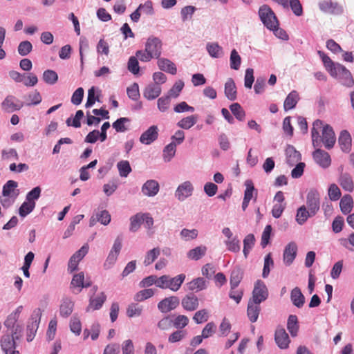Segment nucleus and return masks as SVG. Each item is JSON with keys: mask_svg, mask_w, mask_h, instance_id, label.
<instances>
[{"mask_svg": "<svg viewBox=\"0 0 354 354\" xmlns=\"http://www.w3.org/2000/svg\"><path fill=\"white\" fill-rule=\"evenodd\" d=\"M322 126V121L319 120H316L313 122L311 129L313 145L314 147H321V142H322L326 149H330L333 147L335 143V132L330 125L326 124L323 127L322 138L319 139L318 129H321Z\"/></svg>", "mask_w": 354, "mask_h": 354, "instance_id": "1", "label": "nucleus"}, {"mask_svg": "<svg viewBox=\"0 0 354 354\" xmlns=\"http://www.w3.org/2000/svg\"><path fill=\"white\" fill-rule=\"evenodd\" d=\"M330 75L338 77L342 85L351 88L354 85V80L351 72L342 64L336 63L335 68L331 69Z\"/></svg>", "mask_w": 354, "mask_h": 354, "instance_id": "2", "label": "nucleus"}, {"mask_svg": "<svg viewBox=\"0 0 354 354\" xmlns=\"http://www.w3.org/2000/svg\"><path fill=\"white\" fill-rule=\"evenodd\" d=\"M259 15L261 21L267 28L273 29L279 26L275 14L268 6L263 5L261 6Z\"/></svg>", "mask_w": 354, "mask_h": 354, "instance_id": "3", "label": "nucleus"}, {"mask_svg": "<svg viewBox=\"0 0 354 354\" xmlns=\"http://www.w3.org/2000/svg\"><path fill=\"white\" fill-rule=\"evenodd\" d=\"M306 208L311 215H315L319 210L320 196L317 190L310 189L306 196Z\"/></svg>", "mask_w": 354, "mask_h": 354, "instance_id": "4", "label": "nucleus"}, {"mask_svg": "<svg viewBox=\"0 0 354 354\" xmlns=\"http://www.w3.org/2000/svg\"><path fill=\"white\" fill-rule=\"evenodd\" d=\"M268 297V290L265 283L261 280L257 281L252 291V297L250 301L261 304Z\"/></svg>", "mask_w": 354, "mask_h": 354, "instance_id": "5", "label": "nucleus"}, {"mask_svg": "<svg viewBox=\"0 0 354 354\" xmlns=\"http://www.w3.org/2000/svg\"><path fill=\"white\" fill-rule=\"evenodd\" d=\"M41 316V312L39 308L36 309L34 310L32 315H31L30 321L31 322L29 323L27 326V341L31 342L37 333V330L39 327V324L40 323Z\"/></svg>", "mask_w": 354, "mask_h": 354, "instance_id": "6", "label": "nucleus"}, {"mask_svg": "<svg viewBox=\"0 0 354 354\" xmlns=\"http://www.w3.org/2000/svg\"><path fill=\"white\" fill-rule=\"evenodd\" d=\"M319 8L324 13L339 15L343 13L344 9L341 5L331 0H322L318 3Z\"/></svg>", "mask_w": 354, "mask_h": 354, "instance_id": "7", "label": "nucleus"}, {"mask_svg": "<svg viewBox=\"0 0 354 354\" xmlns=\"http://www.w3.org/2000/svg\"><path fill=\"white\" fill-rule=\"evenodd\" d=\"M194 192V185L189 181L186 180L180 183L176 188L174 196L179 201H184L187 198L190 197Z\"/></svg>", "mask_w": 354, "mask_h": 354, "instance_id": "8", "label": "nucleus"}, {"mask_svg": "<svg viewBox=\"0 0 354 354\" xmlns=\"http://www.w3.org/2000/svg\"><path fill=\"white\" fill-rule=\"evenodd\" d=\"M162 41L156 37H150L145 44V50L149 53L154 58L158 59L161 55Z\"/></svg>", "mask_w": 354, "mask_h": 354, "instance_id": "9", "label": "nucleus"}, {"mask_svg": "<svg viewBox=\"0 0 354 354\" xmlns=\"http://www.w3.org/2000/svg\"><path fill=\"white\" fill-rule=\"evenodd\" d=\"M88 245L84 244L79 250H77L73 256L70 258L68 264V271L73 272L77 270V266L79 262L85 257L88 252Z\"/></svg>", "mask_w": 354, "mask_h": 354, "instance_id": "10", "label": "nucleus"}, {"mask_svg": "<svg viewBox=\"0 0 354 354\" xmlns=\"http://www.w3.org/2000/svg\"><path fill=\"white\" fill-rule=\"evenodd\" d=\"M180 304L179 299L176 296L166 297L158 304V308L163 313L174 310Z\"/></svg>", "mask_w": 354, "mask_h": 354, "instance_id": "11", "label": "nucleus"}, {"mask_svg": "<svg viewBox=\"0 0 354 354\" xmlns=\"http://www.w3.org/2000/svg\"><path fill=\"white\" fill-rule=\"evenodd\" d=\"M158 137V128L156 125H152L141 134L139 140L142 144L149 145L156 140Z\"/></svg>", "mask_w": 354, "mask_h": 354, "instance_id": "12", "label": "nucleus"}, {"mask_svg": "<svg viewBox=\"0 0 354 354\" xmlns=\"http://www.w3.org/2000/svg\"><path fill=\"white\" fill-rule=\"evenodd\" d=\"M1 346L5 354H19V351H15L16 339L10 335L2 336Z\"/></svg>", "mask_w": 354, "mask_h": 354, "instance_id": "13", "label": "nucleus"}, {"mask_svg": "<svg viewBox=\"0 0 354 354\" xmlns=\"http://www.w3.org/2000/svg\"><path fill=\"white\" fill-rule=\"evenodd\" d=\"M315 162L322 168H327L330 165L331 160L330 155L325 151L320 149H316L313 153Z\"/></svg>", "mask_w": 354, "mask_h": 354, "instance_id": "14", "label": "nucleus"}, {"mask_svg": "<svg viewBox=\"0 0 354 354\" xmlns=\"http://www.w3.org/2000/svg\"><path fill=\"white\" fill-rule=\"evenodd\" d=\"M297 252V244L292 241L290 242L286 247L283 251V261L286 265L290 266L294 261Z\"/></svg>", "mask_w": 354, "mask_h": 354, "instance_id": "15", "label": "nucleus"}, {"mask_svg": "<svg viewBox=\"0 0 354 354\" xmlns=\"http://www.w3.org/2000/svg\"><path fill=\"white\" fill-rule=\"evenodd\" d=\"M160 186L158 181L155 180H147L142 187V192L145 196L149 197L155 196L159 192Z\"/></svg>", "mask_w": 354, "mask_h": 354, "instance_id": "16", "label": "nucleus"}, {"mask_svg": "<svg viewBox=\"0 0 354 354\" xmlns=\"http://www.w3.org/2000/svg\"><path fill=\"white\" fill-rule=\"evenodd\" d=\"M274 340L277 345L281 349L288 348L290 343L289 336L283 328H277L274 334Z\"/></svg>", "mask_w": 354, "mask_h": 354, "instance_id": "17", "label": "nucleus"}, {"mask_svg": "<svg viewBox=\"0 0 354 354\" xmlns=\"http://www.w3.org/2000/svg\"><path fill=\"white\" fill-rule=\"evenodd\" d=\"M183 308L187 311H194L198 308V297L194 294L186 295L181 301Z\"/></svg>", "mask_w": 354, "mask_h": 354, "instance_id": "18", "label": "nucleus"}, {"mask_svg": "<svg viewBox=\"0 0 354 354\" xmlns=\"http://www.w3.org/2000/svg\"><path fill=\"white\" fill-rule=\"evenodd\" d=\"M1 106L5 111L11 112L15 110L21 109L24 104L22 102H19L15 96L8 95L3 101Z\"/></svg>", "mask_w": 354, "mask_h": 354, "instance_id": "19", "label": "nucleus"}, {"mask_svg": "<svg viewBox=\"0 0 354 354\" xmlns=\"http://www.w3.org/2000/svg\"><path fill=\"white\" fill-rule=\"evenodd\" d=\"M167 288L174 292H176L180 289L186 278L185 274H180L174 277H171L169 275H167Z\"/></svg>", "mask_w": 354, "mask_h": 354, "instance_id": "20", "label": "nucleus"}, {"mask_svg": "<svg viewBox=\"0 0 354 354\" xmlns=\"http://www.w3.org/2000/svg\"><path fill=\"white\" fill-rule=\"evenodd\" d=\"M286 162L290 166H293L301 158V153L292 145H288L286 149Z\"/></svg>", "mask_w": 354, "mask_h": 354, "instance_id": "21", "label": "nucleus"}, {"mask_svg": "<svg viewBox=\"0 0 354 354\" xmlns=\"http://www.w3.org/2000/svg\"><path fill=\"white\" fill-rule=\"evenodd\" d=\"M187 289L190 291L199 292L207 287V281L203 277H197L186 283Z\"/></svg>", "mask_w": 354, "mask_h": 354, "instance_id": "22", "label": "nucleus"}, {"mask_svg": "<svg viewBox=\"0 0 354 354\" xmlns=\"http://www.w3.org/2000/svg\"><path fill=\"white\" fill-rule=\"evenodd\" d=\"M161 91V87L158 84H149L145 87L143 95L147 100H154L160 95Z\"/></svg>", "mask_w": 354, "mask_h": 354, "instance_id": "23", "label": "nucleus"}, {"mask_svg": "<svg viewBox=\"0 0 354 354\" xmlns=\"http://www.w3.org/2000/svg\"><path fill=\"white\" fill-rule=\"evenodd\" d=\"M106 299V296L104 292H100L95 297H91L89 299V304L86 308V311L91 310H95L100 309Z\"/></svg>", "mask_w": 354, "mask_h": 354, "instance_id": "24", "label": "nucleus"}, {"mask_svg": "<svg viewBox=\"0 0 354 354\" xmlns=\"http://www.w3.org/2000/svg\"><path fill=\"white\" fill-rule=\"evenodd\" d=\"M351 136L348 131L342 130L340 133L338 142L343 151H349L351 147Z\"/></svg>", "mask_w": 354, "mask_h": 354, "instance_id": "25", "label": "nucleus"}, {"mask_svg": "<svg viewBox=\"0 0 354 354\" xmlns=\"http://www.w3.org/2000/svg\"><path fill=\"white\" fill-rule=\"evenodd\" d=\"M84 280V274L83 272L73 275L71 282V288L73 290V293L78 294L82 291Z\"/></svg>", "mask_w": 354, "mask_h": 354, "instance_id": "26", "label": "nucleus"}, {"mask_svg": "<svg viewBox=\"0 0 354 354\" xmlns=\"http://www.w3.org/2000/svg\"><path fill=\"white\" fill-rule=\"evenodd\" d=\"M338 183L343 189L351 192L354 189V183L353 178L348 173L341 174L339 176Z\"/></svg>", "mask_w": 354, "mask_h": 354, "instance_id": "27", "label": "nucleus"}, {"mask_svg": "<svg viewBox=\"0 0 354 354\" xmlns=\"http://www.w3.org/2000/svg\"><path fill=\"white\" fill-rule=\"evenodd\" d=\"M158 66L161 71L175 75L177 72L175 64L169 59L166 58H158Z\"/></svg>", "mask_w": 354, "mask_h": 354, "instance_id": "28", "label": "nucleus"}, {"mask_svg": "<svg viewBox=\"0 0 354 354\" xmlns=\"http://www.w3.org/2000/svg\"><path fill=\"white\" fill-rule=\"evenodd\" d=\"M74 303L70 298H64L59 307L60 315L63 317H68L71 315Z\"/></svg>", "mask_w": 354, "mask_h": 354, "instance_id": "29", "label": "nucleus"}, {"mask_svg": "<svg viewBox=\"0 0 354 354\" xmlns=\"http://www.w3.org/2000/svg\"><path fill=\"white\" fill-rule=\"evenodd\" d=\"M290 299L292 304L297 308H301L305 303V297L298 287H295L292 290Z\"/></svg>", "mask_w": 354, "mask_h": 354, "instance_id": "30", "label": "nucleus"}, {"mask_svg": "<svg viewBox=\"0 0 354 354\" xmlns=\"http://www.w3.org/2000/svg\"><path fill=\"white\" fill-rule=\"evenodd\" d=\"M260 304H256L254 301H249L248 304L247 314L249 319L251 322H255L257 321L259 312H260Z\"/></svg>", "mask_w": 354, "mask_h": 354, "instance_id": "31", "label": "nucleus"}, {"mask_svg": "<svg viewBox=\"0 0 354 354\" xmlns=\"http://www.w3.org/2000/svg\"><path fill=\"white\" fill-rule=\"evenodd\" d=\"M207 252V247L200 245L188 251L187 257L191 260L197 261L204 257Z\"/></svg>", "mask_w": 354, "mask_h": 354, "instance_id": "32", "label": "nucleus"}, {"mask_svg": "<svg viewBox=\"0 0 354 354\" xmlns=\"http://www.w3.org/2000/svg\"><path fill=\"white\" fill-rule=\"evenodd\" d=\"M243 277V271L239 267L234 268L230 274V286L237 288Z\"/></svg>", "mask_w": 354, "mask_h": 354, "instance_id": "33", "label": "nucleus"}, {"mask_svg": "<svg viewBox=\"0 0 354 354\" xmlns=\"http://www.w3.org/2000/svg\"><path fill=\"white\" fill-rule=\"evenodd\" d=\"M225 95L230 100H235L236 98V89L234 80L229 78L225 84Z\"/></svg>", "mask_w": 354, "mask_h": 354, "instance_id": "34", "label": "nucleus"}, {"mask_svg": "<svg viewBox=\"0 0 354 354\" xmlns=\"http://www.w3.org/2000/svg\"><path fill=\"white\" fill-rule=\"evenodd\" d=\"M299 97V94L296 91H291L286 97L284 103L283 108L286 111L290 110L295 107L298 102Z\"/></svg>", "mask_w": 354, "mask_h": 354, "instance_id": "35", "label": "nucleus"}, {"mask_svg": "<svg viewBox=\"0 0 354 354\" xmlns=\"http://www.w3.org/2000/svg\"><path fill=\"white\" fill-rule=\"evenodd\" d=\"M176 151V143L171 141L169 144L166 145L162 151V158L165 162H169L174 157Z\"/></svg>", "mask_w": 354, "mask_h": 354, "instance_id": "36", "label": "nucleus"}, {"mask_svg": "<svg viewBox=\"0 0 354 354\" xmlns=\"http://www.w3.org/2000/svg\"><path fill=\"white\" fill-rule=\"evenodd\" d=\"M206 49L209 55L214 58L221 57L223 55L222 47L216 42L207 43L206 45Z\"/></svg>", "mask_w": 354, "mask_h": 354, "instance_id": "37", "label": "nucleus"}, {"mask_svg": "<svg viewBox=\"0 0 354 354\" xmlns=\"http://www.w3.org/2000/svg\"><path fill=\"white\" fill-rule=\"evenodd\" d=\"M310 212L307 209L306 205H302L298 208L296 215V221L299 225H303L306 223L309 217H312Z\"/></svg>", "mask_w": 354, "mask_h": 354, "instance_id": "38", "label": "nucleus"}, {"mask_svg": "<svg viewBox=\"0 0 354 354\" xmlns=\"http://www.w3.org/2000/svg\"><path fill=\"white\" fill-rule=\"evenodd\" d=\"M353 203L351 196L348 194L344 196L339 203L342 212L344 214L350 213L353 208Z\"/></svg>", "mask_w": 354, "mask_h": 354, "instance_id": "39", "label": "nucleus"}, {"mask_svg": "<svg viewBox=\"0 0 354 354\" xmlns=\"http://www.w3.org/2000/svg\"><path fill=\"white\" fill-rule=\"evenodd\" d=\"M198 116L196 115H192L185 118H183L178 122L177 126L183 129H189L192 127L197 122Z\"/></svg>", "mask_w": 354, "mask_h": 354, "instance_id": "40", "label": "nucleus"}, {"mask_svg": "<svg viewBox=\"0 0 354 354\" xmlns=\"http://www.w3.org/2000/svg\"><path fill=\"white\" fill-rule=\"evenodd\" d=\"M160 254V249L159 248H154L147 251L143 261V264L145 266L151 265L153 262L156 261V259L159 257Z\"/></svg>", "mask_w": 354, "mask_h": 354, "instance_id": "41", "label": "nucleus"}, {"mask_svg": "<svg viewBox=\"0 0 354 354\" xmlns=\"http://www.w3.org/2000/svg\"><path fill=\"white\" fill-rule=\"evenodd\" d=\"M254 243L255 237L253 234H249L244 238L243 252L245 258L248 257V255L254 245Z\"/></svg>", "mask_w": 354, "mask_h": 354, "instance_id": "42", "label": "nucleus"}, {"mask_svg": "<svg viewBox=\"0 0 354 354\" xmlns=\"http://www.w3.org/2000/svg\"><path fill=\"white\" fill-rule=\"evenodd\" d=\"M18 184L17 182L10 180L3 185L2 190L3 197L12 196L14 197L15 189L17 188Z\"/></svg>", "mask_w": 354, "mask_h": 354, "instance_id": "43", "label": "nucleus"}, {"mask_svg": "<svg viewBox=\"0 0 354 354\" xmlns=\"http://www.w3.org/2000/svg\"><path fill=\"white\" fill-rule=\"evenodd\" d=\"M287 328L292 336L295 337L297 335L299 326L296 315H291L289 316L287 322Z\"/></svg>", "mask_w": 354, "mask_h": 354, "instance_id": "44", "label": "nucleus"}, {"mask_svg": "<svg viewBox=\"0 0 354 354\" xmlns=\"http://www.w3.org/2000/svg\"><path fill=\"white\" fill-rule=\"evenodd\" d=\"M142 306H140L136 303H131L128 306L127 309V315L129 317H139L142 315Z\"/></svg>", "mask_w": 354, "mask_h": 354, "instance_id": "45", "label": "nucleus"}, {"mask_svg": "<svg viewBox=\"0 0 354 354\" xmlns=\"http://www.w3.org/2000/svg\"><path fill=\"white\" fill-rule=\"evenodd\" d=\"M245 185L246 187V189L244 192V199H247L250 201V200L254 196V193H255V198L254 201L256 200L257 195V191L255 189L254 184L251 180H247L245 182Z\"/></svg>", "mask_w": 354, "mask_h": 354, "instance_id": "46", "label": "nucleus"}, {"mask_svg": "<svg viewBox=\"0 0 354 354\" xmlns=\"http://www.w3.org/2000/svg\"><path fill=\"white\" fill-rule=\"evenodd\" d=\"M230 109L234 117L239 121H243L245 117V112L239 103H233L230 106Z\"/></svg>", "mask_w": 354, "mask_h": 354, "instance_id": "47", "label": "nucleus"}, {"mask_svg": "<svg viewBox=\"0 0 354 354\" xmlns=\"http://www.w3.org/2000/svg\"><path fill=\"white\" fill-rule=\"evenodd\" d=\"M130 227L129 230L131 232H136L140 227L141 224L143 223V216L142 214H137L130 218Z\"/></svg>", "mask_w": 354, "mask_h": 354, "instance_id": "48", "label": "nucleus"}, {"mask_svg": "<svg viewBox=\"0 0 354 354\" xmlns=\"http://www.w3.org/2000/svg\"><path fill=\"white\" fill-rule=\"evenodd\" d=\"M227 249L232 252H239L241 250L240 241L236 236L225 241Z\"/></svg>", "mask_w": 354, "mask_h": 354, "instance_id": "49", "label": "nucleus"}, {"mask_svg": "<svg viewBox=\"0 0 354 354\" xmlns=\"http://www.w3.org/2000/svg\"><path fill=\"white\" fill-rule=\"evenodd\" d=\"M183 87L184 82L182 80H178L176 82L174 86L168 91L167 95H169V97H170L171 98L178 97Z\"/></svg>", "mask_w": 354, "mask_h": 354, "instance_id": "50", "label": "nucleus"}, {"mask_svg": "<svg viewBox=\"0 0 354 354\" xmlns=\"http://www.w3.org/2000/svg\"><path fill=\"white\" fill-rule=\"evenodd\" d=\"M198 234V231L196 229L189 230L187 228H184L180 232V237L185 241L196 239Z\"/></svg>", "mask_w": 354, "mask_h": 354, "instance_id": "51", "label": "nucleus"}, {"mask_svg": "<svg viewBox=\"0 0 354 354\" xmlns=\"http://www.w3.org/2000/svg\"><path fill=\"white\" fill-rule=\"evenodd\" d=\"M274 266V261L271 254H268L264 258V265L263 268L262 277L266 278L268 277L271 268Z\"/></svg>", "mask_w": 354, "mask_h": 354, "instance_id": "52", "label": "nucleus"}, {"mask_svg": "<svg viewBox=\"0 0 354 354\" xmlns=\"http://www.w3.org/2000/svg\"><path fill=\"white\" fill-rule=\"evenodd\" d=\"M117 167L121 177H127L131 171V167L127 160H121L118 162Z\"/></svg>", "mask_w": 354, "mask_h": 354, "instance_id": "53", "label": "nucleus"}, {"mask_svg": "<svg viewBox=\"0 0 354 354\" xmlns=\"http://www.w3.org/2000/svg\"><path fill=\"white\" fill-rule=\"evenodd\" d=\"M44 81L50 85L55 84L58 80L57 73L53 70H46L43 73Z\"/></svg>", "mask_w": 354, "mask_h": 354, "instance_id": "54", "label": "nucleus"}, {"mask_svg": "<svg viewBox=\"0 0 354 354\" xmlns=\"http://www.w3.org/2000/svg\"><path fill=\"white\" fill-rule=\"evenodd\" d=\"M35 207V202L25 201L19 209V214L21 217L26 216Z\"/></svg>", "mask_w": 354, "mask_h": 354, "instance_id": "55", "label": "nucleus"}, {"mask_svg": "<svg viewBox=\"0 0 354 354\" xmlns=\"http://www.w3.org/2000/svg\"><path fill=\"white\" fill-rule=\"evenodd\" d=\"M230 67L232 69L238 70L240 68L241 64V58L239 55L238 52L233 49L230 54Z\"/></svg>", "mask_w": 354, "mask_h": 354, "instance_id": "56", "label": "nucleus"}, {"mask_svg": "<svg viewBox=\"0 0 354 354\" xmlns=\"http://www.w3.org/2000/svg\"><path fill=\"white\" fill-rule=\"evenodd\" d=\"M154 290L153 289H144L138 292L134 296V300L136 301H142L151 297L154 295Z\"/></svg>", "mask_w": 354, "mask_h": 354, "instance_id": "57", "label": "nucleus"}, {"mask_svg": "<svg viewBox=\"0 0 354 354\" xmlns=\"http://www.w3.org/2000/svg\"><path fill=\"white\" fill-rule=\"evenodd\" d=\"M32 49V45L29 41H23L18 46V53L21 56H26Z\"/></svg>", "mask_w": 354, "mask_h": 354, "instance_id": "58", "label": "nucleus"}, {"mask_svg": "<svg viewBox=\"0 0 354 354\" xmlns=\"http://www.w3.org/2000/svg\"><path fill=\"white\" fill-rule=\"evenodd\" d=\"M208 319V311L206 309L197 311L193 317V320L198 324L207 322Z\"/></svg>", "mask_w": 354, "mask_h": 354, "instance_id": "59", "label": "nucleus"}, {"mask_svg": "<svg viewBox=\"0 0 354 354\" xmlns=\"http://www.w3.org/2000/svg\"><path fill=\"white\" fill-rule=\"evenodd\" d=\"M130 120L128 118H120L115 120L112 126L117 132H124L127 130L125 123L129 122Z\"/></svg>", "mask_w": 354, "mask_h": 354, "instance_id": "60", "label": "nucleus"}, {"mask_svg": "<svg viewBox=\"0 0 354 354\" xmlns=\"http://www.w3.org/2000/svg\"><path fill=\"white\" fill-rule=\"evenodd\" d=\"M328 194L330 200L335 201L341 197V191L336 184H331L328 188Z\"/></svg>", "mask_w": 354, "mask_h": 354, "instance_id": "61", "label": "nucleus"}, {"mask_svg": "<svg viewBox=\"0 0 354 354\" xmlns=\"http://www.w3.org/2000/svg\"><path fill=\"white\" fill-rule=\"evenodd\" d=\"M70 328L73 333L76 335L80 334L82 330L81 322L76 315H73L71 319Z\"/></svg>", "mask_w": 354, "mask_h": 354, "instance_id": "62", "label": "nucleus"}, {"mask_svg": "<svg viewBox=\"0 0 354 354\" xmlns=\"http://www.w3.org/2000/svg\"><path fill=\"white\" fill-rule=\"evenodd\" d=\"M196 10V8L192 6H187L183 8L180 10V15L183 21H186L188 19H190L194 12Z\"/></svg>", "mask_w": 354, "mask_h": 354, "instance_id": "63", "label": "nucleus"}, {"mask_svg": "<svg viewBox=\"0 0 354 354\" xmlns=\"http://www.w3.org/2000/svg\"><path fill=\"white\" fill-rule=\"evenodd\" d=\"M129 97L133 100H137L140 97L139 87L137 83H133L127 89Z\"/></svg>", "mask_w": 354, "mask_h": 354, "instance_id": "64", "label": "nucleus"}]
</instances>
